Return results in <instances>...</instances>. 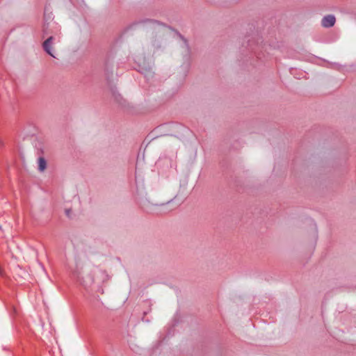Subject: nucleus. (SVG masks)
<instances>
[{"label":"nucleus","instance_id":"nucleus-2","mask_svg":"<svg viewBox=\"0 0 356 356\" xmlns=\"http://www.w3.org/2000/svg\"><path fill=\"white\" fill-rule=\"evenodd\" d=\"M53 39L54 38L53 37H49V38H47L44 42H43V48L44 49V51L48 54H49L51 56L55 58V56L53 54L52 51H51V46L52 44V41H53Z\"/></svg>","mask_w":356,"mask_h":356},{"label":"nucleus","instance_id":"nucleus-1","mask_svg":"<svg viewBox=\"0 0 356 356\" xmlns=\"http://www.w3.org/2000/svg\"><path fill=\"white\" fill-rule=\"evenodd\" d=\"M335 17L332 15L324 17L322 19V26L326 28L332 26L335 23Z\"/></svg>","mask_w":356,"mask_h":356},{"label":"nucleus","instance_id":"nucleus-3","mask_svg":"<svg viewBox=\"0 0 356 356\" xmlns=\"http://www.w3.org/2000/svg\"><path fill=\"white\" fill-rule=\"evenodd\" d=\"M46 168V161L44 159L40 157L38 159V169L40 171H43Z\"/></svg>","mask_w":356,"mask_h":356}]
</instances>
